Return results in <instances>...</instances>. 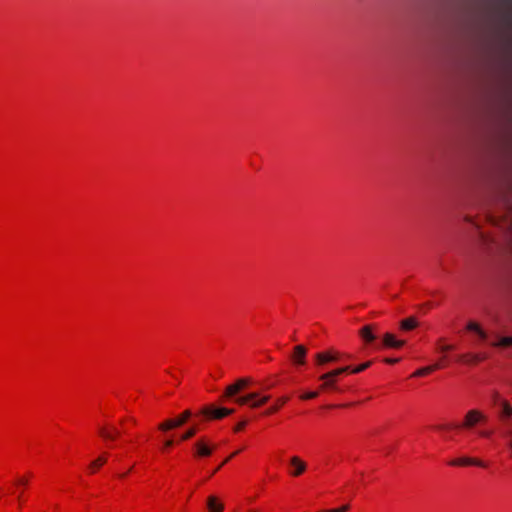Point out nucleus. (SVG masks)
I'll return each mask as SVG.
<instances>
[{
	"instance_id": "1",
	"label": "nucleus",
	"mask_w": 512,
	"mask_h": 512,
	"mask_svg": "<svg viewBox=\"0 0 512 512\" xmlns=\"http://www.w3.org/2000/svg\"><path fill=\"white\" fill-rule=\"evenodd\" d=\"M270 400V395H261L259 392H250L248 394L235 397L234 401L239 405H247L252 409L259 408Z\"/></svg>"
},
{
	"instance_id": "2",
	"label": "nucleus",
	"mask_w": 512,
	"mask_h": 512,
	"mask_svg": "<svg viewBox=\"0 0 512 512\" xmlns=\"http://www.w3.org/2000/svg\"><path fill=\"white\" fill-rule=\"evenodd\" d=\"M234 412L233 409L224 407H214L212 405L204 406L200 411L199 415L203 416L206 420H218L222 419Z\"/></svg>"
},
{
	"instance_id": "3",
	"label": "nucleus",
	"mask_w": 512,
	"mask_h": 512,
	"mask_svg": "<svg viewBox=\"0 0 512 512\" xmlns=\"http://www.w3.org/2000/svg\"><path fill=\"white\" fill-rule=\"evenodd\" d=\"M251 384L250 378H240L235 383L229 385L225 389L224 397L234 398L241 390Z\"/></svg>"
},
{
	"instance_id": "4",
	"label": "nucleus",
	"mask_w": 512,
	"mask_h": 512,
	"mask_svg": "<svg viewBox=\"0 0 512 512\" xmlns=\"http://www.w3.org/2000/svg\"><path fill=\"white\" fill-rule=\"evenodd\" d=\"M340 359V353L338 351H326L315 354V361L317 365H324L328 362H336Z\"/></svg>"
},
{
	"instance_id": "5",
	"label": "nucleus",
	"mask_w": 512,
	"mask_h": 512,
	"mask_svg": "<svg viewBox=\"0 0 512 512\" xmlns=\"http://www.w3.org/2000/svg\"><path fill=\"white\" fill-rule=\"evenodd\" d=\"M485 420H486V416L483 413H481L478 410H470L466 414L465 421L462 426L465 428H472L478 422L485 421Z\"/></svg>"
},
{
	"instance_id": "6",
	"label": "nucleus",
	"mask_w": 512,
	"mask_h": 512,
	"mask_svg": "<svg viewBox=\"0 0 512 512\" xmlns=\"http://www.w3.org/2000/svg\"><path fill=\"white\" fill-rule=\"evenodd\" d=\"M195 456L197 457H208L213 452V446H211L205 439H199L195 443Z\"/></svg>"
},
{
	"instance_id": "7",
	"label": "nucleus",
	"mask_w": 512,
	"mask_h": 512,
	"mask_svg": "<svg viewBox=\"0 0 512 512\" xmlns=\"http://www.w3.org/2000/svg\"><path fill=\"white\" fill-rule=\"evenodd\" d=\"M307 349L303 345H297L294 347V353L291 356L292 361L296 365H304Z\"/></svg>"
},
{
	"instance_id": "8",
	"label": "nucleus",
	"mask_w": 512,
	"mask_h": 512,
	"mask_svg": "<svg viewBox=\"0 0 512 512\" xmlns=\"http://www.w3.org/2000/svg\"><path fill=\"white\" fill-rule=\"evenodd\" d=\"M404 344V340L396 339L395 336L391 333L384 334L382 339V345L388 348H401L402 346H404Z\"/></svg>"
},
{
	"instance_id": "9",
	"label": "nucleus",
	"mask_w": 512,
	"mask_h": 512,
	"mask_svg": "<svg viewBox=\"0 0 512 512\" xmlns=\"http://www.w3.org/2000/svg\"><path fill=\"white\" fill-rule=\"evenodd\" d=\"M374 331L375 327L373 325H365L359 330V335L366 343H372L377 339Z\"/></svg>"
},
{
	"instance_id": "10",
	"label": "nucleus",
	"mask_w": 512,
	"mask_h": 512,
	"mask_svg": "<svg viewBox=\"0 0 512 512\" xmlns=\"http://www.w3.org/2000/svg\"><path fill=\"white\" fill-rule=\"evenodd\" d=\"M452 466H460V465H476L479 467H485V463L475 459V458H469V457H462L459 459L452 460L450 463Z\"/></svg>"
},
{
	"instance_id": "11",
	"label": "nucleus",
	"mask_w": 512,
	"mask_h": 512,
	"mask_svg": "<svg viewBox=\"0 0 512 512\" xmlns=\"http://www.w3.org/2000/svg\"><path fill=\"white\" fill-rule=\"evenodd\" d=\"M207 508L209 512H222L224 509V505L219 501V499L211 495L207 499Z\"/></svg>"
},
{
	"instance_id": "12",
	"label": "nucleus",
	"mask_w": 512,
	"mask_h": 512,
	"mask_svg": "<svg viewBox=\"0 0 512 512\" xmlns=\"http://www.w3.org/2000/svg\"><path fill=\"white\" fill-rule=\"evenodd\" d=\"M290 463L292 466L295 467V470L292 472V475L293 476H299L301 475L305 469H306V464L305 462H303L299 457L297 456H293L291 459H290Z\"/></svg>"
},
{
	"instance_id": "13",
	"label": "nucleus",
	"mask_w": 512,
	"mask_h": 512,
	"mask_svg": "<svg viewBox=\"0 0 512 512\" xmlns=\"http://www.w3.org/2000/svg\"><path fill=\"white\" fill-rule=\"evenodd\" d=\"M467 330L477 333L481 340L487 339V333L477 324L476 322L470 321L467 326Z\"/></svg>"
},
{
	"instance_id": "14",
	"label": "nucleus",
	"mask_w": 512,
	"mask_h": 512,
	"mask_svg": "<svg viewBox=\"0 0 512 512\" xmlns=\"http://www.w3.org/2000/svg\"><path fill=\"white\" fill-rule=\"evenodd\" d=\"M321 381H323L322 385L320 386L321 390H338V387L336 386V379L333 377L329 378H321L319 377Z\"/></svg>"
},
{
	"instance_id": "15",
	"label": "nucleus",
	"mask_w": 512,
	"mask_h": 512,
	"mask_svg": "<svg viewBox=\"0 0 512 512\" xmlns=\"http://www.w3.org/2000/svg\"><path fill=\"white\" fill-rule=\"evenodd\" d=\"M417 326H418V322H417L416 318H414V317L404 319L400 322V328L404 331L412 330V329L416 328Z\"/></svg>"
},
{
	"instance_id": "16",
	"label": "nucleus",
	"mask_w": 512,
	"mask_h": 512,
	"mask_svg": "<svg viewBox=\"0 0 512 512\" xmlns=\"http://www.w3.org/2000/svg\"><path fill=\"white\" fill-rule=\"evenodd\" d=\"M289 400V398L287 396H283L281 398H279L276 402V404H274L273 406H271L270 408H268L266 411H265V415H271L273 413H276L280 407L282 405H284L285 403H287V401Z\"/></svg>"
},
{
	"instance_id": "17",
	"label": "nucleus",
	"mask_w": 512,
	"mask_h": 512,
	"mask_svg": "<svg viewBox=\"0 0 512 512\" xmlns=\"http://www.w3.org/2000/svg\"><path fill=\"white\" fill-rule=\"evenodd\" d=\"M179 427V423H177L176 419H168L161 424H159L158 428L159 430L166 432L171 429Z\"/></svg>"
},
{
	"instance_id": "18",
	"label": "nucleus",
	"mask_w": 512,
	"mask_h": 512,
	"mask_svg": "<svg viewBox=\"0 0 512 512\" xmlns=\"http://www.w3.org/2000/svg\"><path fill=\"white\" fill-rule=\"evenodd\" d=\"M350 370V367L349 366H345V367H341V368H337V369H334L332 371H329L327 373H324L321 375V378H329V377H333V378H337L339 375L347 372Z\"/></svg>"
},
{
	"instance_id": "19",
	"label": "nucleus",
	"mask_w": 512,
	"mask_h": 512,
	"mask_svg": "<svg viewBox=\"0 0 512 512\" xmlns=\"http://www.w3.org/2000/svg\"><path fill=\"white\" fill-rule=\"evenodd\" d=\"M486 358L485 355H479V354H468V355H462L459 357V360L461 361H467L470 363H477L479 361H482Z\"/></svg>"
},
{
	"instance_id": "20",
	"label": "nucleus",
	"mask_w": 512,
	"mask_h": 512,
	"mask_svg": "<svg viewBox=\"0 0 512 512\" xmlns=\"http://www.w3.org/2000/svg\"><path fill=\"white\" fill-rule=\"evenodd\" d=\"M99 434L101 435V437H103L106 440H114L120 434V432L117 429H113V431H109L105 428H100Z\"/></svg>"
},
{
	"instance_id": "21",
	"label": "nucleus",
	"mask_w": 512,
	"mask_h": 512,
	"mask_svg": "<svg viewBox=\"0 0 512 512\" xmlns=\"http://www.w3.org/2000/svg\"><path fill=\"white\" fill-rule=\"evenodd\" d=\"M442 367V363H436L434 365H431V366H428V367H424V368H421L419 370H417L413 376H424L436 369H439Z\"/></svg>"
},
{
	"instance_id": "22",
	"label": "nucleus",
	"mask_w": 512,
	"mask_h": 512,
	"mask_svg": "<svg viewBox=\"0 0 512 512\" xmlns=\"http://www.w3.org/2000/svg\"><path fill=\"white\" fill-rule=\"evenodd\" d=\"M191 416V411L185 410L178 418H176L177 423H179V427L184 425Z\"/></svg>"
},
{
	"instance_id": "23",
	"label": "nucleus",
	"mask_w": 512,
	"mask_h": 512,
	"mask_svg": "<svg viewBox=\"0 0 512 512\" xmlns=\"http://www.w3.org/2000/svg\"><path fill=\"white\" fill-rule=\"evenodd\" d=\"M493 346L508 347L512 345V336L502 337L498 342L493 343Z\"/></svg>"
},
{
	"instance_id": "24",
	"label": "nucleus",
	"mask_w": 512,
	"mask_h": 512,
	"mask_svg": "<svg viewBox=\"0 0 512 512\" xmlns=\"http://www.w3.org/2000/svg\"><path fill=\"white\" fill-rule=\"evenodd\" d=\"M197 433V428L196 427H192L190 429H188L182 436H181V440L185 441V440H188L190 438H192L195 434Z\"/></svg>"
},
{
	"instance_id": "25",
	"label": "nucleus",
	"mask_w": 512,
	"mask_h": 512,
	"mask_svg": "<svg viewBox=\"0 0 512 512\" xmlns=\"http://www.w3.org/2000/svg\"><path fill=\"white\" fill-rule=\"evenodd\" d=\"M106 462V457L100 456L90 464V468H98Z\"/></svg>"
},
{
	"instance_id": "26",
	"label": "nucleus",
	"mask_w": 512,
	"mask_h": 512,
	"mask_svg": "<svg viewBox=\"0 0 512 512\" xmlns=\"http://www.w3.org/2000/svg\"><path fill=\"white\" fill-rule=\"evenodd\" d=\"M371 363H372L371 361H367V362L357 366L353 370H351V372L352 373H360V372L366 370L368 367H370Z\"/></svg>"
},
{
	"instance_id": "27",
	"label": "nucleus",
	"mask_w": 512,
	"mask_h": 512,
	"mask_svg": "<svg viewBox=\"0 0 512 512\" xmlns=\"http://www.w3.org/2000/svg\"><path fill=\"white\" fill-rule=\"evenodd\" d=\"M503 226L507 229L512 230V208L509 210V215L507 218L503 221Z\"/></svg>"
},
{
	"instance_id": "28",
	"label": "nucleus",
	"mask_w": 512,
	"mask_h": 512,
	"mask_svg": "<svg viewBox=\"0 0 512 512\" xmlns=\"http://www.w3.org/2000/svg\"><path fill=\"white\" fill-rule=\"evenodd\" d=\"M318 395H319V393L317 391L307 392V393L301 395V399H303V400L314 399Z\"/></svg>"
},
{
	"instance_id": "29",
	"label": "nucleus",
	"mask_w": 512,
	"mask_h": 512,
	"mask_svg": "<svg viewBox=\"0 0 512 512\" xmlns=\"http://www.w3.org/2000/svg\"><path fill=\"white\" fill-rule=\"evenodd\" d=\"M239 451L234 452L228 458H226L223 462H220V465L212 472L211 475L215 474L224 464H226L232 457H234Z\"/></svg>"
},
{
	"instance_id": "30",
	"label": "nucleus",
	"mask_w": 512,
	"mask_h": 512,
	"mask_svg": "<svg viewBox=\"0 0 512 512\" xmlns=\"http://www.w3.org/2000/svg\"><path fill=\"white\" fill-rule=\"evenodd\" d=\"M349 509V505H343L340 508L337 509H331V510H325L323 512H347Z\"/></svg>"
},
{
	"instance_id": "31",
	"label": "nucleus",
	"mask_w": 512,
	"mask_h": 512,
	"mask_svg": "<svg viewBox=\"0 0 512 512\" xmlns=\"http://www.w3.org/2000/svg\"><path fill=\"white\" fill-rule=\"evenodd\" d=\"M503 413H504L506 416H511V415H512V407H510L507 403H504V406H503Z\"/></svg>"
},
{
	"instance_id": "32",
	"label": "nucleus",
	"mask_w": 512,
	"mask_h": 512,
	"mask_svg": "<svg viewBox=\"0 0 512 512\" xmlns=\"http://www.w3.org/2000/svg\"><path fill=\"white\" fill-rule=\"evenodd\" d=\"M246 425V422L245 421H242L240 423H238L235 428H234V431L235 432H239L240 430H242L244 428V426Z\"/></svg>"
},
{
	"instance_id": "33",
	"label": "nucleus",
	"mask_w": 512,
	"mask_h": 512,
	"mask_svg": "<svg viewBox=\"0 0 512 512\" xmlns=\"http://www.w3.org/2000/svg\"><path fill=\"white\" fill-rule=\"evenodd\" d=\"M454 347L452 345H443L440 347V351L441 352H447V351H450L452 350Z\"/></svg>"
},
{
	"instance_id": "34",
	"label": "nucleus",
	"mask_w": 512,
	"mask_h": 512,
	"mask_svg": "<svg viewBox=\"0 0 512 512\" xmlns=\"http://www.w3.org/2000/svg\"><path fill=\"white\" fill-rule=\"evenodd\" d=\"M384 361L388 364H394V363H397L399 361V359L398 358H386Z\"/></svg>"
},
{
	"instance_id": "35",
	"label": "nucleus",
	"mask_w": 512,
	"mask_h": 512,
	"mask_svg": "<svg viewBox=\"0 0 512 512\" xmlns=\"http://www.w3.org/2000/svg\"><path fill=\"white\" fill-rule=\"evenodd\" d=\"M173 443H174V442H173V440H171V439L166 440V441L164 442V448H170V447H172V446H173Z\"/></svg>"
},
{
	"instance_id": "36",
	"label": "nucleus",
	"mask_w": 512,
	"mask_h": 512,
	"mask_svg": "<svg viewBox=\"0 0 512 512\" xmlns=\"http://www.w3.org/2000/svg\"><path fill=\"white\" fill-rule=\"evenodd\" d=\"M18 483L21 484V485H26L28 483V481L25 478H21V479L18 480Z\"/></svg>"
},
{
	"instance_id": "37",
	"label": "nucleus",
	"mask_w": 512,
	"mask_h": 512,
	"mask_svg": "<svg viewBox=\"0 0 512 512\" xmlns=\"http://www.w3.org/2000/svg\"><path fill=\"white\" fill-rule=\"evenodd\" d=\"M490 434L491 433L489 431H481L480 432V435L483 436V437H488V436H490Z\"/></svg>"
},
{
	"instance_id": "38",
	"label": "nucleus",
	"mask_w": 512,
	"mask_h": 512,
	"mask_svg": "<svg viewBox=\"0 0 512 512\" xmlns=\"http://www.w3.org/2000/svg\"><path fill=\"white\" fill-rule=\"evenodd\" d=\"M437 428L440 429V430H444V429H447L448 426H446V425H439V426H437Z\"/></svg>"
},
{
	"instance_id": "39",
	"label": "nucleus",
	"mask_w": 512,
	"mask_h": 512,
	"mask_svg": "<svg viewBox=\"0 0 512 512\" xmlns=\"http://www.w3.org/2000/svg\"><path fill=\"white\" fill-rule=\"evenodd\" d=\"M127 473H124V474H121L120 477L121 478H124L126 476Z\"/></svg>"
},
{
	"instance_id": "40",
	"label": "nucleus",
	"mask_w": 512,
	"mask_h": 512,
	"mask_svg": "<svg viewBox=\"0 0 512 512\" xmlns=\"http://www.w3.org/2000/svg\"><path fill=\"white\" fill-rule=\"evenodd\" d=\"M509 445H510V447L512 448V439H511V441H510Z\"/></svg>"
}]
</instances>
